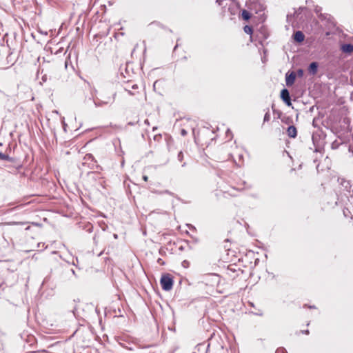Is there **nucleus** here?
Returning <instances> with one entry per match:
<instances>
[{
	"instance_id": "f257e3e1",
	"label": "nucleus",
	"mask_w": 353,
	"mask_h": 353,
	"mask_svg": "<svg viewBox=\"0 0 353 353\" xmlns=\"http://www.w3.org/2000/svg\"><path fill=\"white\" fill-rule=\"evenodd\" d=\"M161 288L165 291H170L173 286V280L170 274H164L160 280Z\"/></svg>"
},
{
	"instance_id": "f03ea898",
	"label": "nucleus",
	"mask_w": 353,
	"mask_h": 353,
	"mask_svg": "<svg viewBox=\"0 0 353 353\" xmlns=\"http://www.w3.org/2000/svg\"><path fill=\"white\" fill-rule=\"evenodd\" d=\"M114 97L112 96V97H108L107 99H105L104 100L101 99L97 98L96 99L94 100L93 102L94 103L95 107H100V106H102L104 105L111 103L114 101Z\"/></svg>"
},
{
	"instance_id": "7ed1b4c3",
	"label": "nucleus",
	"mask_w": 353,
	"mask_h": 353,
	"mask_svg": "<svg viewBox=\"0 0 353 353\" xmlns=\"http://www.w3.org/2000/svg\"><path fill=\"white\" fill-rule=\"evenodd\" d=\"M281 97L283 101L288 105H291V99L290 96V92L287 89H283L281 92Z\"/></svg>"
},
{
	"instance_id": "20e7f679",
	"label": "nucleus",
	"mask_w": 353,
	"mask_h": 353,
	"mask_svg": "<svg viewBox=\"0 0 353 353\" xmlns=\"http://www.w3.org/2000/svg\"><path fill=\"white\" fill-rule=\"evenodd\" d=\"M296 79V74L294 72H292L290 74L287 73L285 75V83L287 86H291L294 84Z\"/></svg>"
},
{
	"instance_id": "39448f33",
	"label": "nucleus",
	"mask_w": 353,
	"mask_h": 353,
	"mask_svg": "<svg viewBox=\"0 0 353 353\" xmlns=\"http://www.w3.org/2000/svg\"><path fill=\"white\" fill-rule=\"evenodd\" d=\"M288 135L291 138H295L297 135L296 128L294 125H290L287 130Z\"/></svg>"
},
{
	"instance_id": "423d86ee",
	"label": "nucleus",
	"mask_w": 353,
	"mask_h": 353,
	"mask_svg": "<svg viewBox=\"0 0 353 353\" xmlns=\"http://www.w3.org/2000/svg\"><path fill=\"white\" fill-rule=\"evenodd\" d=\"M305 36L304 34L301 31H296L294 34V39L296 42L301 43L304 41Z\"/></svg>"
},
{
	"instance_id": "0eeeda50",
	"label": "nucleus",
	"mask_w": 353,
	"mask_h": 353,
	"mask_svg": "<svg viewBox=\"0 0 353 353\" xmlns=\"http://www.w3.org/2000/svg\"><path fill=\"white\" fill-rule=\"evenodd\" d=\"M343 52L351 53L353 52V45L351 43L343 44L341 48Z\"/></svg>"
},
{
	"instance_id": "6e6552de",
	"label": "nucleus",
	"mask_w": 353,
	"mask_h": 353,
	"mask_svg": "<svg viewBox=\"0 0 353 353\" xmlns=\"http://www.w3.org/2000/svg\"><path fill=\"white\" fill-rule=\"evenodd\" d=\"M309 72L312 74H315L317 72L318 70V63L316 62H312L309 65Z\"/></svg>"
},
{
	"instance_id": "1a4fd4ad",
	"label": "nucleus",
	"mask_w": 353,
	"mask_h": 353,
	"mask_svg": "<svg viewBox=\"0 0 353 353\" xmlns=\"http://www.w3.org/2000/svg\"><path fill=\"white\" fill-rule=\"evenodd\" d=\"M341 185L345 188V189L347 191V192H350V190H351V185L350 183V182L348 181H345L344 179H342L341 181Z\"/></svg>"
},
{
	"instance_id": "9d476101",
	"label": "nucleus",
	"mask_w": 353,
	"mask_h": 353,
	"mask_svg": "<svg viewBox=\"0 0 353 353\" xmlns=\"http://www.w3.org/2000/svg\"><path fill=\"white\" fill-rule=\"evenodd\" d=\"M242 17L245 20H248L250 18V14L245 10H243L242 12Z\"/></svg>"
},
{
	"instance_id": "9b49d317",
	"label": "nucleus",
	"mask_w": 353,
	"mask_h": 353,
	"mask_svg": "<svg viewBox=\"0 0 353 353\" xmlns=\"http://www.w3.org/2000/svg\"><path fill=\"white\" fill-rule=\"evenodd\" d=\"M243 29H244V32L246 34H251L252 33V28L251 26H245Z\"/></svg>"
},
{
	"instance_id": "f8f14e48",
	"label": "nucleus",
	"mask_w": 353,
	"mask_h": 353,
	"mask_svg": "<svg viewBox=\"0 0 353 353\" xmlns=\"http://www.w3.org/2000/svg\"><path fill=\"white\" fill-rule=\"evenodd\" d=\"M270 119V114L269 113V111H268L265 114V116H264V119H263V121L264 122H268L269 121Z\"/></svg>"
},
{
	"instance_id": "ddd939ff",
	"label": "nucleus",
	"mask_w": 353,
	"mask_h": 353,
	"mask_svg": "<svg viewBox=\"0 0 353 353\" xmlns=\"http://www.w3.org/2000/svg\"><path fill=\"white\" fill-rule=\"evenodd\" d=\"M177 159L179 160V161H182L183 159V153L181 151L179 152L178 154V156H177Z\"/></svg>"
},
{
	"instance_id": "4468645a",
	"label": "nucleus",
	"mask_w": 353,
	"mask_h": 353,
	"mask_svg": "<svg viewBox=\"0 0 353 353\" xmlns=\"http://www.w3.org/2000/svg\"><path fill=\"white\" fill-rule=\"evenodd\" d=\"M275 353H287V352L283 347H279L276 350Z\"/></svg>"
},
{
	"instance_id": "2eb2a0df",
	"label": "nucleus",
	"mask_w": 353,
	"mask_h": 353,
	"mask_svg": "<svg viewBox=\"0 0 353 353\" xmlns=\"http://www.w3.org/2000/svg\"><path fill=\"white\" fill-rule=\"evenodd\" d=\"M254 314L258 315V316H262L263 315V311L261 310H258L257 312H252Z\"/></svg>"
},
{
	"instance_id": "dca6fc26",
	"label": "nucleus",
	"mask_w": 353,
	"mask_h": 353,
	"mask_svg": "<svg viewBox=\"0 0 353 353\" xmlns=\"http://www.w3.org/2000/svg\"><path fill=\"white\" fill-rule=\"evenodd\" d=\"M6 158H7V156L6 154H3L1 152H0V159L4 160V159H6Z\"/></svg>"
},
{
	"instance_id": "f3484780",
	"label": "nucleus",
	"mask_w": 353,
	"mask_h": 353,
	"mask_svg": "<svg viewBox=\"0 0 353 353\" xmlns=\"http://www.w3.org/2000/svg\"><path fill=\"white\" fill-rule=\"evenodd\" d=\"M125 90L126 92H128V93L129 94H130V95H134V94H135V93L132 92V91L129 90H128V89H126V88H125Z\"/></svg>"
},
{
	"instance_id": "a211bd4d",
	"label": "nucleus",
	"mask_w": 353,
	"mask_h": 353,
	"mask_svg": "<svg viewBox=\"0 0 353 353\" xmlns=\"http://www.w3.org/2000/svg\"><path fill=\"white\" fill-rule=\"evenodd\" d=\"M8 224H9V225H19V224H23V223H20V222H12V223H9Z\"/></svg>"
},
{
	"instance_id": "6ab92c4d",
	"label": "nucleus",
	"mask_w": 353,
	"mask_h": 353,
	"mask_svg": "<svg viewBox=\"0 0 353 353\" xmlns=\"http://www.w3.org/2000/svg\"><path fill=\"white\" fill-rule=\"evenodd\" d=\"M132 89H137V88H138V86H137V84H134V85H133L132 86Z\"/></svg>"
},
{
	"instance_id": "aec40b11",
	"label": "nucleus",
	"mask_w": 353,
	"mask_h": 353,
	"mask_svg": "<svg viewBox=\"0 0 353 353\" xmlns=\"http://www.w3.org/2000/svg\"><path fill=\"white\" fill-rule=\"evenodd\" d=\"M181 134H182V135H185L186 134V131L185 130H181Z\"/></svg>"
},
{
	"instance_id": "412c9836",
	"label": "nucleus",
	"mask_w": 353,
	"mask_h": 353,
	"mask_svg": "<svg viewBox=\"0 0 353 353\" xmlns=\"http://www.w3.org/2000/svg\"><path fill=\"white\" fill-rule=\"evenodd\" d=\"M143 180H144L145 181H148V177L147 176H143Z\"/></svg>"
},
{
	"instance_id": "4be33fe9",
	"label": "nucleus",
	"mask_w": 353,
	"mask_h": 353,
	"mask_svg": "<svg viewBox=\"0 0 353 353\" xmlns=\"http://www.w3.org/2000/svg\"><path fill=\"white\" fill-rule=\"evenodd\" d=\"M298 72H299V74H303V70H299Z\"/></svg>"
},
{
	"instance_id": "5701e85b",
	"label": "nucleus",
	"mask_w": 353,
	"mask_h": 353,
	"mask_svg": "<svg viewBox=\"0 0 353 353\" xmlns=\"http://www.w3.org/2000/svg\"><path fill=\"white\" fill-rule=\"evenodd\" d=\"M158 262L159 263H161V264H163V262H161V259H159Z\"/></svg>"
},
{
	"instance_id": "b1692460",
	"label": "nucleus",
	"mask_w": 353,
	"mask_h": 353,
	"mask_svg": "<svg viewBox=\"0 0 353 353\" xmlns=\"http://www.w3.org/2000/svg\"><path fill=\"white\" fill-rule=\"evenodd\" d=\"M158 262L159 263H161V264H163V262H161V259H159Z\"/></svg>"
},
{
	"instance_id": "393cba45",
	"label": "nucleus",
	"mask_w": 353,
	"mask_h": 353,
	"mask_svg": "<svg viewBox=\"0 0 353 353\" xmlns=\"http://www.w3.org/2000/svg\"><path fill=\"white\" fill-rule=\"evenodd\" d=\"M158 262L159 263H161V264H163V262H161V259H159Z\"/></svg>"
},
{
	"instance_id": "a878e982",
	"label": "nucleus",
	"mask_w": 353,
	"mask_h": 353,
	"mask_svg": "<svg viewBox=\"0 0 353 353\" xmlns=\"http://www.w3.org/2000/svg\"><path fill=\"white\" fill-rule=\"evenodd\" d=\"M304 333H305L306 334H309V331L306 330V331L304 332Z\"/></svg>"
}]
</instances>
